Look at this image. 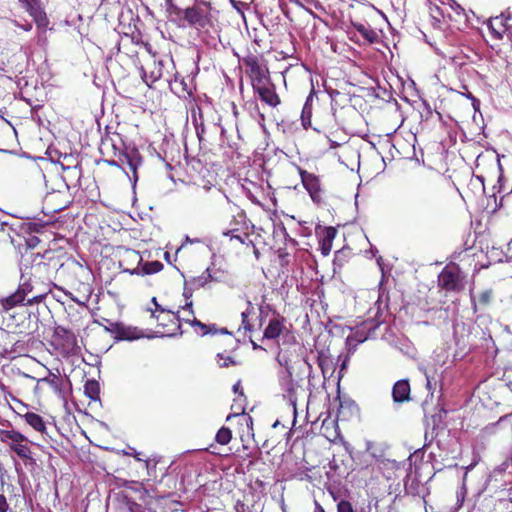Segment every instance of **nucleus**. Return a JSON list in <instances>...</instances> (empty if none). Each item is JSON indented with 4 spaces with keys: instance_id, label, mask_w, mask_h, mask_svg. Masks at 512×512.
Returning a JSON list of instances; mask_svg holds the SVG:
<instances>
[{
    "instance_id": "52",
    "label": "nucleus",
    "mask_w": 512,
    "mask_h": 512,
    "mask_svg": "<svg viewBox=\"0 0 512 512\" xmlns=\"http://www.w3.org/2000/svg\"><path fill=\"white\" fill-rule=\"evenodd\" d=\"M314 512H326V511L324 510V508L322 507V505L319 502L315 501Z\"/></svg>"
},
{
    "instance_id": "37",
    "label": "nucleus",
    "mask_w": 512,
    "mask_h": 512,
    "mask_svg": "<svg viewBox=\"0 0 512 512\" xmlns=\"http://www.w3.org/2000/svg\"><path fill=\"white\" fill-rule=\"evenodd\" d=\"M216 360L217 364L222 368H228L239 364L238 361L234 359V357L225 353H218L216 356Z\"/></svg>"
},
{
    "instance_id": "1",
    "label": "nucleus",
    "mask_w": 512,
    "mask_h": 512,
    "mask_svg": "<svg viewBox=\"0 0 512 512\" xmlns=\"http://www.w3.org/2000/svg\"><path fill=\"white\" fill-rule=\"evenodd\" d=\"M144 52L139 59L143 81L151 87L153 83L172 77L175 63L171 55L169 43L162 39L160 42H145L141 44Z\"/></svg>"
},
{
    "instance_id": "48",
    "label": "nucleus",
    "mask_w": 512,
    "mask_h": 512,
    "mask_svg": "<svg viewBox=\"0 0 512 512\" xmlns=\"http://www.w3.org/2000/svg\"><path fill=\"white\" fill-rule=\"evenodd\" d=\"M152 303L154 304L155 308L154 309H150L151 312L155 311V314H159L160 310L163 309V308L161 307L160 304H158L156 297L152 298Z\"/></svg>"
},
{
    "instance_id": "36",
    "label": "nucleus",
    "mask_w": 512,
    "mask_h": 512,
    "mask_svg": "<svg viewBox=\"0 0 512 512\" xmlns=\"http://www.w3.org/2000/svg\"><path fill=\"white\" fill-rule=\"evenodd\" d=\"M181 319L183 322L190 324L194 328L195 332L201 336H205L212 331L208 328V325L197 320L196 317H193V319L189 317H182Z\"/></svg>"
},
{
    "instance_id": "45",
    "label": "nucleus",
    "mask_w": 512,
    "mask_h": 512,
    "mask_svg": "<svg viewBox=\"0 0 512 512\" xmlns=\"http://www.w3.org/2000/svg\"><path fill=\"white\" fill-rule=\"evenodd\" d=\"M156 465H157V462L152 463L150 460L145 461V466L148 470L149 476H153L154 478L157 477L155 474Z\"/></svg>"
},
{
    "instance_id": "33",
    "label": "nucleus",
    "mask_w": 512,
    "mask_h": 512,
    "mask_svg": "<svg viewBox=\"0 0 512 512\" xmlns=\"http://www.w3.org/2000/svg\"><path fill=\"white\" fill-rule=\"evenodd\" d=\"M84 394L92 401L100 400V386L95 379H89L84 385Z\"/></svg>"
},
{
    "instance_id": "5",
    "label": "nucleus",
    "mask_w": 512,
    "mask_h": 512,
    "mask_svg": "<svg viewBox=\"0 0 512 512\" xmlns=\"http://www.w3.org/2000/svg\"><path fill=\"white\" fill-rule=\"evenodd\" d=\"M118 141L113 137L107 135L102 139L101 152L103 155L110 154L113 157L112 160H107L110 166L120 167L121 165H127L134 173L138 166L141 164V156L136 148L123 149V141L117 135Z\"/></svg>"
},
{
    "instance_id": "4",
    "label": "nucleus",
    "mask_w": 512,
    "mask_h": 512,
    "mask_svg": "<svg viewBox=\"0 0 512 512\" xmlns=\"http://www.w3.org/2000/svg\"><path fill=\"white\" fill-rule=\"evenodd\" d=\"M258 312V330L263 329L262 341L278 342L281 336L289 334L286 318L270 304H260Z\"/></svg>"
},
{
    "instance_id": "43",
    "label": "nucleus",
    "mask_w": 512,
    "mask_h": 512,
    "mask_svg": "<svg viewBox=\"0 0 512 512\" xmlns=\"http://www.w3.org/2000/svg\"><path fill=\"white\" fill-rule=\"evenodd\" d=\"M71 287L77 289V290H81L83 289L84 292H87V293H90L91 289H90V286L88 283H84V282H72L71 283Z\"/></svg>"
},
{
    "instance_id": "21",
    "label": "nucleus",
    "mask_w": 512,
    "mask_h": 512,
    "mask_svg": "<svg viewBox=\"0 0 512 512\" xmlns=\"http://www.w3.org/2000/svg\"><path fill=\"white\" fill-rule=\"evenodd\" d=\"M495 293L492 288L481 291L477 296L471 295V307L473 312L483 314L492 306Z\"/></svg>"
},
{
    "instance_id": "7",
    "label": "nucleus",
    "mask_w": 512,
    "mask_h": 512,
    "mask_svg": "<svg viewBox=\"0 0 512 512\" xmlns=\"http://www.w3.org/2000/svg\"><path fill=\"white\" fill-rule=\"evenodd\" d=\"M222 202L223 194L215 185L197 187L192 196V205L200 212L213 211Z\"/></svg>"
},
{
    "instance_id": "60",
    "label": "nucleus",
    "mask_w": 512,
    "mask_h": 512,
    "mask_svg": "<svg viewBox=\"0 0 512 512\" xmlns=\"http://www.w3.org/2000/svg\"><path fill=\"white\" fill-rule=\"evenodd\" d=\"M24 229H25L26 231L31 230V229H32V224H31V223H26V224H25Z\"/></svg>"
},
{
    "instance_id": "14",
    "label": "nucleus",
    "mask_w": 512,
    "mask_h": 512,
    "mask_svg": "<svg viewBox=\"0 0 512 512\" xmlns=\"http://www.w3.org/2000/svg\"><path fill=\"white\" fill-rule=\"evenodd\" d=\"M36 386L34 387L35 392L39 394H47V395H55L57 397H62V384L63 380L59 374L52 373L48 371V374L43 377L36 378Z\"/></svg>"
},
{
    "instance_id": "24",
    "label": "nucleus",
    "mask_w": 512,
    "mask_h": 512,
    "mask_svg": "<svg viewBox=\"0 0 512 512\" xmlns=\"http://www.w3.org/2000/svg\"><path fill=\"white\" fill-rule=\"evenodd\" d=\"M110 331L115 334V338L118 340H133L139 337L136 328L127 327L122 323H111Z\"/></svg>"
},
{
    "instance_id": "15",
    "label": "nucleus",
    "mask_w": 512,
    "mask_h": 512,
    "mask_svg": "<svg viewBox=\"0 0 512 512\" xmlns=\"http://www.w3.org/2000/svg\"><path fill=\"white\" fill-rule=\"evenodd\" d=\"M23 437L21 435H17V438L15 439L16 443L13 446L14 451L16 454L20 457L21 461H16V469L19 472V478L21 482H24L25 480L28 481V478L25 475V471L28 472L32 471V462H31V450L28 446V442L26 441L23 443Z\"/></svg>"
},
{
    "instance_id": "34",
    "label": "nucleus",
    "mask_w": 512,
    "mask_h": 512,
    "mask_svg": "<svg viewBox=\"0 0 512 512\" xmlns=\"http://www.w3.org/2000/svg\"><path fill=\"white\" fill-rule=\"evenodd\" d=\"M34 431L39 432L42 435L44 442L46 444H48L49 447H52V444L50 443L51 437L47 431L45 422L39 415H37L35 413H34Z\"/></svg>"
},
{
    "instance_id": "27",
    "label": "nucleus",
    "mask_w": 512,
    "mask_h": 512,
    "mask_svg": "<svg viewBox=\"0 0 512 512\" xmlns=\"http://www.w3.org/2000/svg\"><path fill=\"white\" fill-rule=\"evenodd\" d=\"M44 138L45 141H43V137H40L37 143L34 141V160H43V155H50L49 149L52 145V134L48 132Z\"/></svg>"
},
{
    "instance_id": "13",
    "label": "nucleus",
    "mask_w": 512,
    "mask_h": 512,
    "mask_svg": "<svg viewBox=\"0 0 512 512\" xmlns=\"http://www.w3.org/2000/svg\"><path fill=\"white\" fill-rule=\"evenodd\" d=\"M116 254L122 271L130 275H137L139 266L142 263L140 253L134 249L119 246L117 247Z\"/></svg>"
},
{
    "instance_id": "63",
    "label": "nucleus",
    "mask_w": 512,
    "mask_h": 512,
    "mask_svg": "<svg viewBox=\"0 0 512 512\" xmlns=\"http://www.w3.org/2000/svg\"><path fill=\"white\" fill-rule=\"evenodd\" d=\"M33 241H34V247H36L39 242L38 238L36 236H34Z\"/></svg>"
},
{
    "instance_id": "26",
    "label": "nucleus",
    "mask_w": 512,
    "mask_h": 512,
    "mask_svg": "<svg viewBox=\"0 0 512 512\" xmlns=\"http://www.w3.org/2000/svg\"><path fill=\"white\" fill-rule=\"evenodd\" d=\"M255 308L251 301H247V307L246 309L241 313V325L239 327V331L243 330L244 333H250L251 335L258 330V326L256 327L255 324H253L249 317L251 315L255 314Z\"/></svg>"
},
{
    "instance_id": "46",
    "label": "nucleus",
    "mask_w": 512,
    "mask_h": 512,
    "mask_svg": "<svg viewBox=\"0 0 512 512\" xmlns=\"http://www.w3.org/2000/svg\"><path fill=\"white\" fill-rule=\"evenodd\" d=\"M34 267H36L37 271H41L42 269H47L50 267V263H44L43 261H39L34 263Z\"/></svg>"
},
{
    "instance_id": "12",
    "label": "nucleus",
    "mask_w": 512,
    "mask_h": 512,
    "mask_svg": "<svg viewBox=\"0 0 512 512\" xmlns=\"http://www.w3.org/2000/svg\"><path fill=\"white\" fill-rule=\"evenodd\" d=\"M151 317L155 318L158 327H161V330L158 332L169 336L175 335L181 327V322H183L182 317H180V311L174 313L169 310L161 309L159 314H155V311H152Z\"/></svg>"
},
{
    "instance_id": "51",
    "label": "nucleus",
    "mask_w": 512,
    "mask_h": 512,
    "mask_svg": "<svg viewBox=\"0 0 512 512\" xmlns=\"http://www.w3.org/2000/svg\"><path fill=\"white\" fill-rule=\"evenodd\" d=\"M233 391L235 393H239L240 395H243L242 387L240 381H238L236 384L233 385Z\"/></svg>"
},
{
    "instance_id": "30",
    "label": "nucleus",
    "mask_w": 512,
    "mask_h": 512,
    "mask_svg": "<svg viewBox=\"0 0 512 512\" xmlns=\"http://www.w3.org/2000/svg\"><path fill=\"white\" fill-rule=\"evenodd\" d=\"M455 198V194L450 187L447 189H440L435 195L436 204L443 209H450L452 206V199Z\"/></svg>"
},
{
    "instance_id": "64",
    "label": "nucleus",
    "mask_w": 512,
    "mask_h": 512,
    "mask_svg": "<svg viewBox=\"0 0 512 512\" xmlns=\"http://www.w3.org/2000/svg\"><path fill=\"white\" fill-rule=\"evenodd\" d=\"M40 256V252L34 253V262H36L37 257Z\"/></svg>"
},
{
    "instance_id": "42",
    "label": "nucleus",
    "mask_w": 512,
    "mask_h": 512,
    "mask_svg": "<svg viewBox=\"0 0 512 512\" xmlns=\"http://www.w3.org/2000/svg\"><path fill=\"white\" fill-rule=\"evenodd\" d=\"M182 312H183V315L180 314V317H189L191 319H193L194 316V311L192 310V302H187L183 307H182Z\"/></svg>"
},
{
    "instance_id": "61",
    "label": "nucleus",
    "mask_w": 512,
    "mask_h": 512,
    "mask_svg": "<svg viewBox=\"0 0 512 512\" xmlns=\"http://www.w3.org/2000/svg\"><path fill=\"white\" fill-rule=\"evenodd\" d=\"M41 299H42V296H34V297H33L34 303H38V302H40V301H41Z\"/></svg>"
},
{
    "instance_id": "38",
    "label": "nucleus",
    "mask_w": 512,
    "mask_h": 512,
    "mask_svg": "<svg viewBox=\"0 0 512 512\" xmlns=\"http://www.w3.org/2000/svg\"><path fill=\"white\" fill-rule=\"evenodd\" d=\"M232 439V432L227 427H221L216 433L215 440L221 445L228 444Z\"/></svg>"
},
{
    "instance_id": "47",
    "label": "nucleus",
    "mask_w": 512,
    "mask_h": 512,
    "mask_svg": "<svg viewBox=\"0 0 512 512\" xmlns=\"http://www.w3.org/2000/svg\"><path fill=\"white\" fill-rule=\"evenodd\" d=\"M7 502L3 495H0V512H6L7 510Z\"/></svg>"
},
{
    "instance_id": "31",
    "label": "nucleus",
    "mask_w": 512,
    "mask_h": 512,
    "mask_svg": "<svg viewBox=\"0 0 512 512\" xmlns=\"http://www.w3.org/2000/svg\"><path fill=\"white\" fill-rule=\"evenodd\" d=\"M164 268V265L160 261H148L143 262L139 266L138 276L153 275L159 273Z\"/></svg>"
},
{
    "instance_id": "25",
    "label": "nucleus",
    "mask_w": 512,
    "mask_h": 512,
    "mask_svg": "<svg viewBox=\"0 0 512 512\" xmlns=\"http://www.w3.org/2000/svg\"><path fill=\"white\" fill-rule=\"evenodd\" d=\"M410 384L408 380H399L397 381L392 389V397L394 402L403 403L405 401L410 400Z\"/></svg>"
},
{
    "instance_id": "59",
    "label": "nucleus",
    "mask_w": 512,
    "mask_h": 512,
    "mask_svg": "<svg viewBox=\"0 0 512 512\" xmlns=\"http://www.w3.org/2000/svg\"><path fill=\"white\" fill-rule=\"evenodd\" d=\"M218 333H221V334H230V332L227 330V328H220L218 330Z\"/></svg>"
},
{
    "instance_id": "11",
    "label": "nucleus",
    "mask_w": 512,
    "mask_h": 512,
    "mask_svg": "<svg viewBox=\"0 0 512 512\" xmlns=\"http://www.w3.org/2000/svg\"><path fill=\"white\" fill-rule=\"evenodd\" d=\"M511 18L512 12L507 9L501 12L500 15L491 16L485 21L493 40L502 41L505 36L510 40L512 39V25L508 23Z\"/></svg>"
},
{
    "instance_id": "20",
    "label": "nucleus",
    "mask_w": 512,
    "mask_h": 512,
    "mask_svg": "<svg viewBox=\"0 0 512 512\" xmlns=\"http://www.w3.org/2000/svg\"><path fill=\"white\" fill-rule=\"evenodd\" d=\"M36 1L34 0V23L37 26L38 44L46 45L47 43V31H53V27L50 26V21L46 13L41 8H36Z\"/></svg>"
},
{
    "instance_id": "56",
    "label": "nucleus",
    "mask_w": 512,
    "mask_h": 512,
    "mask_svg": "<svg viewBox=\"0 0 512 512\" xmlns=\"http://www.w3.org/2000/svg\"><path fill=\"white\" fill-rule=\"evenodd\" d=\"M186 242H190V243H200L201 240L196 238V239H190L189 237H186Z\"/></svg>"
},
{
    "instance_id": "35",
    "label": "nucleus",
    "mask_w": 512,
    "mask_h": 512,
    "mask_svg": "<svg viewBox=\"0 0 512 512\" xmlns=\"http://www.w3.org/2000/svg\"><path fill=\"white\" fill-rule=\"evenodd\" d=\"M315 96H316V92H315L314 88H312L309 95L306 98L305 104L302 109L301 118H302V122H303L304 126L306 125L307 121L310 122V118L312 115V103H313V99Z\"/></svg>"
},
{
    "instance_id": "6",
    "label": "nucleus",
    "mask_w": 512,
    "mask_h": 512,
    "mask_svg": "<svg viewBox=\"0 0 512 512\" xmlns=\"http://www.w3.org/2000/svg\"><path fill=\"white\" fill-rule=\"evenodd\" d=\"M70 204L69 196L66 191L52 190L47 192L42 200L41 213L46 219L34 217V233L39 232V228H44L54 224V215Z\"/></svg>"
},
{
    "instance_id": "19",
    "label": "nucleus",
    "mask_w": 512,
    "mask_h": 512,
    "mask_svg": "<svg viewBox=\"0 0 512 512\" xmlns=\"http://www.w3.org/2000/svg\"><path fill=\"white\" fill-rule=\"evenodd\" d=\"M166 82L169 84L171 91L178 97L187 98L193 94L194 86L192 81H186V79L182 77L176 69L174 70L172 77H169Z\"/></svg>"
},
{
    "instance_id": "22",
    "label": "nucleus",
    "mask_w": 512,
    "mask_h": 512,
    "mask_svg": "<svg viewBox=\"0 0 512 512\" xmlns=\"http://www.w3.org/2000/svg\"><path fill=\"white\" fill-rule=\"evenodd\" d=\"M317 234L319 235V244L322 255H329L332 250L333 241L337 235V229L329 226L322 229L320 233L317 232Z\"/></svg>"
},
{
    "instance_id": "41",
    "label": "nucleus",
    "mask_w": 512,
    "mask_h": 512,
    "mask_svg": "<svg viewBox=\"0 0 512 512\" xmlns=\"http://www.w3.org/2000/svg\"><path fill=\"white\" fill-rule=\"evenodd\" d=\"M337 512H354V509L349 501L341 500L337 504Z\"/></svg>"
},
{
    "instance_id": "58",
    "label": "nucleus",
    "mask_w": 512,
    "mask_h": 512,
    "mask_svg": "<svg viewBox=\"0 0 512 512\" xmlns=\"http://www.w3.org/2000/svg\"><path fill=\"white\" fill-rule=\"evenodd\" d=\"M54 254L53 251H45V254L43 256H41V258H48V260H51V258L49 257V255H52Z\"/></svg>"
},
{
    "instance_id": "62",
    "label": "nucleus",
    "mask_w": 512,
    "mask_h": 512,
    "mask_svg": "<svg viewBox=\"0 0 512 512\" xmlns=\"http://www.w3.org/2000/svg\"><path fill=\"white\" fill-rule=\"evenodd\" d=\"M323 363H324V361H323V360H320V361H319V366L321 367L322 372H323V373H325V369H324Z\"/></svg>"
},
{
    "instance_id": "53",
    "label": "nucleus",
    "mask_w": 512,
    "mask_h": 512,
    "mask_svg": "<svg viewBox=\"0 0 512 512\" xmlns=\"http://www.w3.org/2000/svg\"><path fill=\"white\" fill-rule=\"evenodd\" d=\"M465 496V490L463 489L460 493L457 494L458 501H461L460 506L462 505L464 501Z\"/></svg>"
},
{
    "instance_id": "57",
    "label": "nucleus",
    "mask_w": 512,
    "mask_h": 512,
    "mask_svg": "<svg viewBox=\"0 0 512 512\" xmlns=\"http://www.w3.org/2000/svg\"><path fill=\"white\" fill-rule=\"evenodd\" d=\"M26 420L30 425H32V413H26Z\"/></svg>"
},
{
    "instance_id": "50",
    "label": "nucleus",
    "mask_w": 512,
    "mask_h": 512,
    "mask_svg": "<svg viewBox=\"0 0 512 512\" xmlns=\"http://www.w3.org/2000/svg\"><path fill=\"white\" fill-rule=\"evenodd\" d=\"M294 52H295V48L292 46L290 49H288V51H286V52L282 51L281 54L283 55V58H288V57L293 56Z\"/></svg>"
},
{
    "instance_id": "18",
    "label": "nucleus",
    "mask_w": 512,
    "mask_h": 512,
    "mask_svg": "<svg viewBox=\"0 0 512 512\" xmlns=\"http://www.w3.org/2000/svg\"><path fill=\"white\" fill-rule=\"evenodd\" d=\"M231 228L223 232L224 236L230 237V240H237L241 244H252L250 236L244 231L246 221L244 213H239L238 218H234L230 223Z\"/></svg>"
},
{
    "instance_id": "55",
    "label": "nucleus",
    "mask_w": 512,
    "mask_h": 512,
    "mask_svg": "<svg viewBox=\"0 0 512 512\" xmlns=\"http://www.w3.org/2000/svg\"><path fill=\"white\" fill-rule=\"evenodd\" d=\"M236 510H237V512H244V504L238 502L236 505Z\"/></svg>"
},
{
    "instance_id": "17",
    "label": "nucleus",
    "mask_w": 512,
    "mask_h": 512,
    "mask_svg": "<svg viewBox=\"0 0 512 512\" xmlns=\"http://www.w3.org/2000/svg\"><path fill=\"white\" fill-rule=\"evenodd\" d=\"M301 182L309 193L312 201L320 204L323 201L324 190L322 189L320 179L314 173H310L298 167Z\"/></svg>"
},
{
    "instance_id": "28",
    "label": "nucleus",
    "mask_w": 512,
    "mask_h": 512,
    "mask_svg": "<svg viewBox=\"0 0 512 512\" xmlns=\"http://www.w3.org/2000/svg\"><path fill=\"white\" fill-rule=\"evenodd\" d=\"M192 2L195 3L196 0H166V6L170 14L180 17Z\"/></svg>"
},
{
    "instance_id": "10",
    "label": "nucleus",
    "mask_w": 512,
    "mask_h": 512,
    "mask_svg": "<svg viewBox=\"0 0 512 512\" xmlns=\"http://www.w3.org/2000/svg\"><path fill=\"white\" fill-rule=\"evenodd\" d=\"M52 344L64 357L78 355L81 351L76 335L62 326L55 328Z\"/></svg>"
},
{
    "instance_id": "29",
    "label": "nucleus",
    "mask_w": 512,
    "mask_h": 512,
    "mask_svg": "<svg viewBox=\"0 0 512 512\" xmlns=\"http://www.w3.org/2000/svg\"><path fill=\"white\" fill-rule=\"evenodd\" d=\"M238 418V424L245 429L240 434L241 441H245V437L254 436L253 434V419L250 415L242 413L235 415Z\"/></svg>"
},
{
    "instance_id": "8",
    "label": "nucleus",
    "mask_w": 512,
    "mask_h": 512,
    "mask_svg": "<svg viewBox=\"0 0 512 512\" xmlns=\"http://www.w3.org/2000/svg\"><path fill=\"white\" fill-rule=\"evenodd\" d=\"M182 15L188 26L197 30L208 31L213 26L211 6L207 2H195Z\"/></svg>"
},
{
    "instance_id": "49",
    "label": "nucleus",
    "mask_w": 512,
    "mask_h": 512,
    "mask_svg": "<svg viewBox=\"0 0 512 512\" xmlns=\"http://www.w3.org/2000/svg\"><path fill=\"white\" fill-rule=\"evenodd\" d=\"M26 7L27 12L32 15V0H21Z\"/></svg>"
},
{
    "instance_id": "2",
    "label": "nucleus",
    "mask_w": 512,
    "mask_h": 512,
    "mask_svg": "<svg viewBox=\"0 0 512 512\" xmlns=\"http://www.w3.org/2000/svg\"><path fill=\"white\" fill-rule=\"evenodd\" d=\"M12 243L20 256L19 266L21 271L20 284L17 291L2 300L4 309H11L17 305L23 304L28 293L32 291L31 269H32V251L31 239L22 235L12 238Z\"/></svg>"
},
{
    "instance_id": "39",
    "label": "nucleus",
    "mask_w": 512,
    "mask_h": 512,
    "mask_svg": "<svg viewBox=\"0 0 512 512\" xmlns=\"http://www.w3.org/2000/svg\"><path fill=\"white\" fill-rule=\"evenodd\" d=\"M211 280L212 276L210 274V270L207 268L200 276L194 277L192 279V284L197 288H201L204 287Z\"/></svg>"
},
{
    "instance_id": "44",
    "label": "nucleus",
    "mask_w": 512,
    "mask_h": 512,
    "mask_svg": "<svg viewBox=\"0 0 512 512\" xmlns=\"http://www.w3.org/2000/svg\"><path fill=\"white\" fill-rule=\"evenodd\" d=\"M127 506L130 512H144L142 506L134 501L128 500Z\"/></svg>"
},
{
    "instance_id": "3",
    "label": "nucleus",
    "mask_w": 512,
    "mask_h": 512,
    "mask_svg": "<svg viewBox=\"0 0 512 512\" xmlns=\"http://www.w3.org/2000/svg\"><path fill=\"white\" fill-rule=\"evenodd\" d=\"M278 358L280 364L285 367V375L281 377L280 383L293 406V425H295L297 415V389L299 388L298 381L303 379V375L306 372H310L311 365L304 357L299 355L296 356L295 360H292L287 357L285 353H280Z\"/></svg>"
},
{
    "instance_id": "9",
    "label": "nucleus",
    "mask_w": 512,
    "mask_h": 512,
    "mask_svg": "<svg viewBox=\"0 0 512 512\" xmlns=\"http://www.w3.org/2000/svg\"><path fill=\"white\" fill-rule=\"evenodd\" d=\"M464 278L459 265L447 264L438 275V287L447 293H459L464 289Z\"/></svg>"
},
{
    "instance_id": "54",
    "label": "nucleus",
    "mask_w": 512,
    "mask_h": 512,
    "mask_svg": "<svg viewBox=\"0 0 512 512\" xmlns=\"http://www.w3.org/2000/svg\"><path fill=\"white\" fill-rule=\"evenodd\" d=\"M208 328H209L210 330H212L209 334H217V333H218V330H219V329H217V328H216V325H215V324H213V325H208Z\"/></svg>"
},
{
    "instance_id": "23",
    "label": "nucleus",
    "mask_w": 512,
    "mask_h": 512,
    "mask_svg": "<svg viewBox=\"0 0 512 512\" xmlns=\"http://www.w3.org/2000/svg\"><path fill=\"white\" fill-rule=\"evenodd\" d=\"M260 98L262 102L267 104L270 107H277L281 104L280 96L276 92L275 84L269 85L268 87L262 88L261 90L255 92Z\"/></svg>"
},
{
    "instance_id": "16",
    "label": "nucleus",
    "mask_w": 512,
    "mask_h": 512,
    "mask_svg": "<svg viewBox=\"0 0 512 512\" xmlns=\"http://www.w3.org/2000/svg\"><path fill=\"white\" fill-rule=\"evenodd\" d=\"M240 62L245 67V74L249 79L269 70L263 55L256 50L254 52L247 50V53L240 58Z\"/></svg>"
},
{
    "instance_id": "32",
    "label": "nucleus",
    "mask_w": 512,
    "mask_h": 512,
    "mask_svg": "<svg viewBox=\"0 0 512 512\" xmlns=\"http://www.w3.org/2000/svg\"><path fill=\"white\" fill-rule=\"evenodd\" d=\"M249 80L251 82V86H252L254 93L261 90L262 88H265V87H268L269 85L274 84L271 80L269 70L258 75V76H255Z\"/></svg>"
},
{
    "instance_id": "40",
    "label": "nucleus",
    "mask_w": 512,
    "mask_h": 512,
    "mask_svg": "<svg viewBox=\"0 0 512 512\" xmlns=\"http://www.w3.org/2000/svg\"><path fill=\"white\" fill-rule=\"evenodd\" d=\"M356 29L362 36H364L369 41H372L376 37V33L373 30L365 27L363 24L357 25Z\"/></svg>"
}]
</instances>
